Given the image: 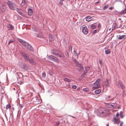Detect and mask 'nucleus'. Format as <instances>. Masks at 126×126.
<instances>
[{
  "mask_svg": "<svg viewBox=\"0 0 126 126\" xmlns=\"http://www.w3.org/2000/svg\"><path fill=\"white\" fill-rule=\"evenodd\" d=\"M1 11L3 12H4L5 11V9L4 8H2V9L1 10Z\"/></svg>",
  "mask_w": 126,
  "mask_h": 126,
  "instance_id": "37998d69",
  "label": "nucleus"
},
{
  "mask_svg": "<svg viewBox=\"0 0 126 126\" xmlns=\"http://www.w3.org/2000/svg\"><path fill=\"white\" fill-rule=\"evenodd\" d=\"M123 124V123L122 122H121L120 124V126H122V125Z\"/></svg>",
  "mask_w": 126,
  "mask_h": 126,
  "instance_id": "8fccbe9b",
  "label": "nucleus"
},
{
  "mask_svg": "<svg viewBox=\"0 0 126 126\" xmlns=\"http://www.w3.org/2000/svg\"><path fill=\"white\" fill-rule=\"evenodd\" d=\"M110 78L107 79L105 83V85L106 86H108L109 84V82L110 81Z\"/></svg>",
  "mask_w": 126,
  "mask_h": 126,
  "instance_id": "dca6fc26",
  "label": "nucleus"
},
{
  "mask_svg": "<svg viewBox=\"0 0 126 126\" xmlns=\"http://www.w3.org/2000/svg\"><path fill=\"white\" fill-rule=\"evenodd\" d=\"M20 53L23 57L25 61H28L29 59V56L28 54L25 53L23 52V51L21 52Z\"/></svg>",
  "mask_w": 126,
  "mask_h": 126,
  "instance_id": "20e7f679",
  "label": "nucleus"
},
{
  "mask_svg": "<svg viewBox=\"0 0 126 126\" xmlns=\"http://www.w3.org/2000/svg\"><path fill=\"white\" fill-rule=\"evenodd\" d=\"M119 122H120L117 121V122L116 123V124H118Z\"/></svg>",
  "mask_w": 126,
  "mask_h": 126,
  "instance_id": "0e129e2a",
  "label": "nucleus"
},
{
  "mask_svg": "<svg viewBox=\"0 0 126 126\" xmlns=\"http://www.w3.org/2000/svg\"><path fill=\"white\" fill-rule=\"evenodd\" d=\"M126 13V6L125 9L121 11L120 13L122 15H123Z\"/></svg>",
  "mask_w": 126,
  "mask_h": 126,
  "instance_id": "2eb2a0df",
  "label": "nucleus"
},
{
  "mask_svg": "<svg viewBox=\"0 0 126 126\" xmlns=\"http://www.w3.org/2000/svg\"><path fill=\"white\" fill-rule=\"evenodd\" d=\"M18 108L19 109H20L22 107V105L20 104H19L18 105Z\"/></svg>",
  "mask_w": 126,
  "mask_h": 126,
  "instance_id": "cd10ccee",
  "label": "nucleus"
},
{
  "mask_svg": "<svg viewBox=\"0 0 126 126\" xmlns=\"http://www.w3.org/2000/svg\"><path fill=\"white\" fill-rule=\"evenodd\" d=\"M126 36L125 35H123L120 36L118 37V39H122L124 38H125Z\"/></svg>",
  "mask_w": 126,
  "mask_h": 126,
  "instance_id": "412c9836",
  "label": "nucleus"
},
{
  "mask_svg": "<svg viewBox=\"0 0 126 126\" xmlns=\"http://www.w3.org/2000/svg\"><path fill=\"white\" fill-rule=\"evenodd\" d=\"M26 4L25 0H23L21 3V5L22 6H24Z\"/></svg>",
  "mask_w": 126,
  "mask_h": 126,
  "instance_id": "b1692460",
  "label": "nucleus"
},
{
  "mask_svg": "<svg viewBox=\"0 0 126 126\" xmlns=\"http://www.w3.org/2000/svg\"><path fill=\"white\" fill-rule=\"evenodd\" d=\"M121 116V118H123V116H122V115H121V116Z\"/></svg>",
  "mask_w": 126,
  "mask_h": 126,
  "instance_id": "774afa93",
  "label": "nucleus"
},
{
  "mask_svg": "<svg viewBox=\"0 0 126 126\" xmlns=\"http://www.w3.org/2000/svg\"><path fill=\"white\" fill-rule=\"evenodd\" d=\"M100 79H98L94 83V85L95 86L92 88V89L94 90H95L98 89L100 86Z\"/></svg>",
  "mask_w": 126,
  "mask_h": 126,
  "instance_id": "f03ea898",
  "label": "nucleus"
},
{
  "mask_svg": "<svg viewBox=\"0 0 126 126\" xmlns=\"http://www.w3.org/2000/svg\"><path fill=\"white\" fill-rule=\"evenodd\" d=\"M97 30L96 29L94 30L93 32V34H94L96 33L97 32Z\"/></svg>",
  "mask_w": 126,
  "mask_h": 126,
  "instance_id": "4c0bfd02",
  "label": "nucleus"
},
{
  "mask_svg": "<svg viewBox=\"0 0 126 126\" xmlns=\"http://www.w3.org/2000/svg\"><path fill=\"white\" fill-rule=\"evenodd\" d=\"M7 28L9 30H13L14 28V26L11 24H9L7 25Z\"/></svg>",
  "mask_w": 126,
  "mask_h": 126,
  "instance_id": "9d476101",
  "label": "nucleus"
},
{
  "mask_svg": "<svg viewBox=\"0 0 126 126\" xmlns=\"http://www.w3.org/2000/svg\"><path fill=\"white\" fill-rule=\"evenodd\" d=\"M28 43L24 41V42H22V45L24 46L25 47H26L27 46V45H28Z\"/></svg>",
  "mask_w": 126,
  "mask_h": 126,
  "instance_id": "aec40b11",
  "label": "nucleus"
},
{
  "mask_svg": "<svg viewBox=\"0 0 126 126\" xmlns=\"http://www.w3.org/2000/svg\"><path fill=\"white\" fill-rule=\"evenodd\" d=\"M113 120L114 122V124H115L118 121V120L117 119H116L115 118H113Z\"/></svg>",
  "mask_w": 126,
  "mask_h": 126,
  "instance_id": "a878e982",
  "label": "nucleus"
},
{
  "mask_svg": "<svg viewBox=\"0 0 126 126\" xmlns=\"http://www.w3.org/2000/svg\"><path fill=\"white\" fill-rule=\"evenodd\" d=\"M54 55H55V56H57L58 55V56L59 54L58 53H52Z\"/></svg>",
  "mask_w": 126,
  "mask_h": 126,
  "instance_id": "79ce46f5",
  "label": "nucleus"
},
{
  "mask_svg": "<svg viewBox=\"0 0 126 126\" xmlns=\"http://www.w3.org/2000/svg\"><path fill=\"white\" fill-rule=\"evenodd\" d=\"M38 34L36 33H35V36H36V37H38Z\"/></svg>",
  "mask_w": 126,
  "mask_h": 126,
  "instance_id": "49530a36",
  "label": "nucleus"
},
{
  "mask_svg": "<svg viewBox=\"0 0 126 126\" xmlns=\"http://www.w3.org/2000/svg\"><path fill=\"white\" fill-rule=\"evenodd\" d=\"M38 36V37L39 38H42L43 37V36L39 34Z\"/></svg>",
  "mask_w": 126,
  "mask_h": 126,
  "instance_id": "ea45409f",
  "label": "nucleus"
},
{
  "mask_svg": "<svg viewBox=\"0 0 126 126\" xmlns=\"http://www.w3.org/2000/svg\"><path fill=\"white\" fill-rule=\"evenodd\" d=\"M101 92V90L100 89L97 90L95 91V93L96 94H100Z\"/></svg>",
  "mask_w": 126,
  "mask_h": 126,
  "instance_id": "a211bd4d",
  "label": "nucleus"
},
{
  "mask_svg": "<svg viewBox=\"0 0 126 126\" xmlns=\"http://www.w3.org/2000/svg\"><path fill=\"white\" fill-rule=\"evenodd\" d=\"M113 25L112 26V30H113L114 28H115V27H114H114H113Z\"/></svg>",
  "mask_w": 126,
  "mask_h": 126,
  "instance_id": "6e6d98bb",
  "label": "nucleus"
},
{
  "mask_svg": "<svg viewBox=\"0 0 126 126\" xmlns=\"http://www.w3.org/2000/svg\"><path fill=\"white\" fill-rule=\"evenodd\" d=\"M42 75L44 77H45L46 76V74L45 72H43V73Z\"/></svg>",
  "mask_w": 126,
  "mask_h": 126,
  "instance_id": "a19ab883",
  "label": "nucleus"
},
{
  "mask_svg": "<svg viewBox=\"0 0 126 126\" xmlns=\"http://www.w3.org/2000/svg\"><path fill=\"white\" fill-rule=\"evenodd\" d=\"M88 29L86 26L84 27L83 28L82 32L84 34H87L88 33Z\"/></svg>",
  "mask_w": 126,
  "mask_h": 126,
  "instance_id": "0eeeda50",
  "label": "nucleus"
},
{
  "mask_svg": "<svg viewBox=\"0 0 126 126\" xmlns=\"http://www.w3.org/2000/svg\"><path fill=\"white\" fill-rule=\"evenodd\" d=\"M11 105L9 104H8L6 105V109L7 110L8 109L11 108Z\"/></svg>",
  "mask_w": 126,
  "mask_h": 126,
  "instance_id": "5701e85b",
  "label": "nucleus"
},
{
  "mask_svg": "<svg viewBox=\"0 0 126 126\" xmlns=\"http://www.w3.org/2000/svg\"><path fill=\"white\" fill-rule=\"evenodd\" d=\"M58 56H59V57H63V56L60 55H58Z\"/></svg>",
  "mask_w": 126,
  "mask_h": 126,
  "instance_id": "bf43d9fd",
  "label": "nucleus"
},
{
  "mask_svg": "<svg viewBox=\"0 0 126 126\" xmlns=\"http://www.w3.org/2000/svg\"><path fill=\"white\" fill-rule=\"evenodd\" d=\"M114 99V98H111L110 99V100H113Z\"/></svg>",
  "mask_w": 126,
  "mask_h": 126,
  "instance_id": "e2e57ef3",
  "label": "nucleus"
},
{
  "mask_svg": "<svg viewBox=\"0 0 126 126\" xmlns=\"http://www.w3.org/2000/svg\"><path fill=\"white\" fill-rule=\"evenodd\" d=\"M17 83L18 84L20 85H21L22 83V82L21 81H18Z\"/></svg>",
  "mask_w": 126,
  "mask_h": 126,
  "instance_id": "e433bc0d",
  "label": "nucleus"
},
{
  "mask_svg": "<svg viewBox=\"0 0 126 126\" xmlns=\"http://www.w3.org/2000/svg\"><path fill=\"white\" fill-rule=\"evenodd\" d=\"M107 97L108 98H111V96H107Z\"/></svg>",
  "mask_w": 126,
  "mask_h": 126,
  "instance_id": "13d9d810",
  "label": "nucleus"
},
{
  "mask_svg": "<svg viewBox=\"0 0 126 126\" xmlns=\"http://www.w3.org/2000/svg\"><path fill=\"white\" fill-rule=\"evenodd\" d=\"M63 42L64 43V44H65V45L66 44L67 42H66V40L65 39H63Z\"/></svg>",
  "mask_w": 126,
  "mask_h": 126,
  "instance_id": "c9c22d12",
  "label": "nucleus"
},
{
  "mask_svg": "<svg viewBox=\"0 0 126 126\" xmlns=\"http://www.w3.org/2000/svg\"><path fill=\"white\" fill-rule=\"evenodd\" d=\"M28 44L27 46L26 47H25L28 50L31 51H33V49L32 47L30 44L28 43Z\"/></svg>",
  "mask_w": 126,
  "mask_h": 126,
  "instance_id": "6e6552de",
  "label": "nucleus"
},
{
  "mask_svg": "<svg viewBox=\"0 0 126 126\" xmlns=\"http://www.w3.org/2000/svg\"><path fill=\"white\" fill-rule=\"evenodd\" d=\"M108 7V5H106L105 6H104L103 7V9H106Z\"/></svg>",
  "mask_w": 126,
  "mask_h": 126,
  "instance_id": "2f4dec72",
  "label": "nucleus"
},
{
  "mask_svg": "<svg viewBox=\"0 0 126 126\" xmlns=\"http://www.w3.org/2000/svg\"><path fill=\"white\" fill-rule=\"evenodd\" d=\"M86 73L85 71H84L83 73L82 74H83V75H86Z\"/></svg>",
  "mask_w": 126,
  "mask_h": 126,
  "instance_id": "09e8293b",
  "label": "nucleus"
},
{
  "mask_svg": "<svg viewBox=\"0 0 126 126\" xmlns=\"http://www.w3.org/2000/svg\"><path fill=\"white\" fill-rule=\"evenodd\" d=\"M112 104H109V107L112 108H117L118 107V104L115 103H112Z\"/></svg>",
  "mask_w": 126,
  "mask_h": 126,
  "instance_id": "423d86ee",
  "label": "nucleus"
},
{
  "mask_svg": "<svg viewBox=\"0 0 126 126\" xmlns=\"http://www.w3.org/2000/svg\"><path fill=\"white\" fill-rule=\"evenodd\" d=\"M122 113H123L121 111L120 112V116L122 115Z\"/></svg>",
  "mask_w": 126,
  "mask_h": 126,
  "instance_id": "603ef678",
  "label": "nucleus"
},
{
  "mask_svg": "<svg viewBox=\"0 0 126 126\" xmlns=\"http://www.w3.org/2000/svg\"><path fill=\"white\" fill-rule=\"evenodd\" d=\"M18 41L21 44L23 42H24V40H23L19 38H18Z\"/></svg>",
  "mask_w": 126,
  "mask_h": 126,
  "instance_id": "c85d7f7f",
  "label": "nucleus"
},
{
  "mask_svg": "<svg viewBox=\"0 0 126 126\" xmlns=\"http://www.w3.org/2000/svg\"><path fill=\"white\" fill-rule=\"evenodd\" d=\"M26 66L25 65H23L22 68H24L25 70H26L27 69V68H26Z\"/></svg>",
  "mask_w": 126,
  "mask_h": 126,
  "instance_id": "7c9ffc66",
  "label": "nucleus"
},
{
  "mask_svg": "<svg viewBox=\"0 0 126 126\" xmlns=\"http://www.w3.org/2000/svg\"><path fill=\"white\" fill-rule=\"evenodd\" d=\"M88 70V69H86L85 70V71H85L86 73H87V71Z\"/></svg>",
  "mask_w": 126,
  "mask_h": 126,
  "instance_id": "4d7b16f0",
  "label": "nucleus"
},
{
  "mask_svg": "<svg viewBox=\"0 0 126 126\" xmlns=\"http://www.w3.org/2000/svg\"><path fill=\"white\" fill-rule=\"evenodd\" d=\"M14 41L12 40H11L9 41L8 42V44H10L11 43H12Z\"/></svg>",
  "mask_w": 126,
  "mask_h": 126,
  "instance_id": "f704fd0d",
  "label": "nucleus"
},
{
  "mask_svg": "<svg viewBox=\"0 0 126 126\" xmlns=\"http://www.w3.org/2000/svg\"><path fill=\"white\" fill-rule=\"evenodd\" d=\"M7 3L11 9L13 10H15V7H16V4L14 2L8 0L7 2Z\"/></svg>",
  "mask_w": 126,
  "mask_h": 126,
  "instance_id": "f257e3e1",
  "label": "nucleus"
},
{
  "mask_svg": "<svg viewBox=\"0 0 126 126\" xmlns=\"http://www.w3.org/2000/svg\"><path fill=\"white\" fill-rule=\"evenodd\" d=\"M70 116H71V117H73V118H75V117H74V116H71V115H70Z\"/></svg>",
  "mask_w": 126,
  "mask_h": 126,
  "instance_id": "338daca9",
  "label": "nucleus"
},
{
  "mask_svg": "<svg viewBox=\"0 0 126 126\" xmlns=\"http://www.w3.org/2000/svg\"><path fill=\"white\" fill-rule=\"evenodd\" d=\"M101 26V24L100 23H99L98 24V27H99Z\"/></svg>",
  "mask_w": 126,
  "mask_h": 126,
  "instance_id": "5fc2aeb1",
  "label": "nucleus"
},
{
  "mask_svg": "<svg viewBox=\"0 0 126 126\" xmlns=\"http://www.w3.org/2000/svg\"><path fill=\"white\" fill-rule=\"evenodd\" d=\"M69 48L71 50L72 48V47L71 46H70L69 47Z\"/></svg>",
  "mask_w": 126,
  "mask_h": 126,
  "instance_id": "a18cd8bd",
  "label": "nucleus"
},
{
  "mask_svg": "<svg viewBox=\"0 0 126 126\" xmlns=\"http://www.w3.org/2000/svg\"><path fill=\"white\" fill-rule=\"evenodd\" d=\"M64 80L65 81H67L68 82H70L71 81V80L66 78H65L64 79Z\"/></svg>",
  "mask_w": 126,
  "mask_h": 126,
  "instance_id": "393cba45",
  "label": "nucleus"
},
{
  "mask_svg": "<svg viewBox=\"0 0 126 126\" xmlns=\"http://www.w3.org/2000/svg\"><path fill=\"white\" fill-rule=\"evenodd\" d=\"M83 67L82 66H79L78 68V70L80 72L82 71L83 70Z\"/></svg>",
  "mask_w": 126,
  "mask_h": 126,
  "instance_id": "4468645a",
  "label": "nucleus"
},
{
  "mask_svg": "<svg viewBox=\"0 0 126 126\" xmlns=\"http://www.w3.org/2000/svg\"><path fill=\"white\" fill-rule=\"evenodd\" d=\"M83 90L86 92H88L89 91V90L87 88H84L83 89Z\"/></svg>",
  "mask_w": 126,
  "mask_h": 126,
  "instance_id": "c756f323",
  "label": "nucleus"
},
{
  "mask_svg": "<svg viewBox=\"0 0 126 126\" xmlns=\"http://www.w3.org/2000/svg\"><path fill=\"white\" fill-rule=\"evenodd\" d=\"M93 18L90 16H88L85 18L86 20L88 21H89L91 20H93Z\"/></svg>",
  "mask_w": 126,
  "mask_h": 126,
  "instance_id": "9b49d317",
  "label": "nucleus"
},
{
  "mask_svg": "<svg viewBox=\"0 0 126 126\" xmlns=\"http://www.w3.org/2000/svg\"><path fill=\"white\" fill-rule=\"evenodd\" d=\"M49 75L51 76H52L53 75V73L51 71H49Z\"/></svg>",
  "mask_w": 126,
  "mask_h": 126,
  "instance_id": "72a5a7b5",
  "label": "nucleus"
},
{
  "mask_svg": "<svg viewBox=\"0 0 126 126\" xmlns=\"http://www.w3.org/2000/svg\"><path fill=\"white\" fill-rule=\"evenodd\" d=\"M73 52L75 54H76V55L77 56H78V54H77V52L76 51L74 50L73 51Z\"/></svg>",
  "mask_w": 126,
  "mask_h": 126,
  "instance_id": "58836bf2",
  "label": "nucleus"
},
{
  "mask_svg": "<svg viewBox=\"0 0 126 126\" xmlns=\"http://www.w3.org/2000/svg\"><path fill=\"white\" fill-rule=\"evenodd\" d=\"M117 86L119 88L122 89L123 90L125 88V86L124 85L123 83L121 81H119L117 85Z\"/></svg>",
  "mask_w": 126,
  "mask_h": 126,
  "instance_id": "39448f33",
  "label": "nucleus"
},
{
  "mask_svg": "<svg viewBox=\"0 0 126 126\" xmlns=\"http://www.w3.org/2000/svg\"><path fill=\"white\" fill-rule=\"evenodd\" d=\"M48 59L50 60H52L53 61L58 63V60L57 58L55 56L52 55H51L48 56Z\"/></svg>",
  "mask_w": 126,
  "mask_h": 126,
  "instance_id": "7ed1b4c3",
  "label": "nucleus"
},
{
  "mask_svg": "<svg viewBox=\"0 0 126 126\" xmlns=\"http://www.w3.org/2000/svg\"><path fill=\"white\" fill-rule=\"evenodd\" d=\"M72 88L75 89L76 88L77 86L75 85H72Z\"/></svg>",
  "mask_w": 126,
  "mask_h": 126,
  "instance_id": "473e14b6",
  "label": "nucleus"
},
{
  "mask_svg": "<svg viewBox=\"0 0 126 126\" xmlns=\"http://www.w3.org/2000/svg\"><path fill=\"white\" fill-rule=\"evenodd\" d=\"M49 40L50 41H52L54 40V38L53 36L51 34H49Z\"/></svg>",
  "mask_w": 126,
  "mask_h": 126,
  "instance_id": "6ab92c4d",
  "label": "nucleus"
},
{
  "mask_svg": "<svg viewBox=\"0 0 126 126\" xmlns=\"http://www.w3.org/2000/svg\"><path fill=\"white\" fill-rule=\"evenodd\" d=\"M113 8V7H109V9L110 10H112Z\"/></svg>",
  "mask_w": 126,
  "mask_h": 126,
  "instance_id": "864d4df0",
  "label": "nucleus"
},
{
  "mask_svg": "<svg viewBox=\"0 0 126 126\" xmlns=\"http://www.w3.org/2000/svg\"><path fill=\"white\" fill-rule=\"evenodd\" d=\"M91 27L93 29H94L96 28V26L94 25H92L91 26Z\"/></svg>",
  "mask_w": 126,
  "mask_h": 126,
  "instance_id": "bb28decb",
  "label": "nucleus"
},
{
  "mask_svg": "<svg viewBox=\"0 0 126 126\" xmlns=\"http://www.w3.org/2000/svg\"><path fill=\"white\" fill-rule=\"evenodd\" d=\"M60 1L58 3L59 5L61 6L63 4V1H64V0H60Z\"/></svg>",
  "mask_w": 126,
  "mask_h": 126,
  "instance_id": "4be33fe9",
  "label": "nucleus"
},
{
  "mask_svg": "<svg viewBox=\"0 0 126 126\" xmlns=\"http://www.w3.org/2000/svg\"><path fill=\"white\" fill-rule=\"evenodd\" d=\"M28 61L29 63L33 65H35L36 64V63L32 58L29 59Z\"/></svg>",
  "mask_w": 126,
  "mask_h": 126,
  "instance_id": "1a4fd4ad",
  "label": "nucleus"
},
{
  "mask_svg": "<svg viewBox=\"0 0 126 126\" xmlns=\"http://www.w3.org/2000/svg\"><path fill=\"white\" fill-rule=\"evenodd\" d=\"M60 124V123L59 122H58L57 123V125H59Z\"/></svg>",
  "mask_w": 126,
  "mask_h": 126,
  "instance_id": "69168bd1",
  "label": "nucleus"
},
{
  "mask_svg": "<svg viewBox=\"0 0 126 126\" xmlns=\"http://www.w3.org/2000/svg\"><path fill=\"white\" fill-rule=\"evenodd\" d=\"M99 63L101 65L102 64V61L100 60L99 61Z\"/></svg>",
  "mask_w": 126,
  "mask_h": 126,
  "instance_id": "c03bdc74",
  "label": "nucleus"
},
{
  "mask_svg": "<svg viewBox=\"0 0 126 126\" xmlns=\"http://www.w3.org/2000/svg\"><path fill=\"white\" fill-rule=\"evenodd\" d=\"M116 116L117 117H118L119 116V113L118 112L116 113Z\"/></svg>",
  "mask_w": 126,
  "mask_h": 126,
  "instance_id": "de8ad7c7",
  "label": "nucleus"
},
{
  "mask_svg": "<svg viewBox=\"0 0 126 126\" xmlns=\"http://www.w3.org/2000/svg\"><path fill=\"white\" fill-rule=\"evenodd\" d=\"M81 77L82 78H83L84 77V75H83V74H82L81 76Z\"/></svg>",
  "mask_w": 126,
  "mask_h": 126,
  "instance_id": "052dcab7",
  "label": "nucleus"
},
{
  "mask_svg": "<svg viewBox=\"0 0 126 126\" xmlns=\"http://www.w3.org/2000/svg\"><path fill=\"white\" fill-rule=\"evenodd\" d=\"M21 11V9L19 8H17L16 9V11L17 12V13H18L19 15L23 16V15L22 14V13Z\"/></svg>",
  "mask_w": 126,
  "mask_h": 126,
  "instance_id": "ddd939ff",
  "label": "nucleus"
},
{
  "mask_svg": "<svg viewBox=\"0 0 126 126\" xmlns=\"http://www.w3.org/2000/svg\"><path fill=\"white\" fill-rule=\"evenodd\" d=\"M105 53L106 54L108 55L110 54L111 51L110 49H107V50L105 51Z\"/></svg>",
  "mask_w": 126,
  "mask_h": 126,
  "instance_id": "f3484780",
  "label": "nucleus"
},
{
  "mask_svg": "<svg viewBox=\"0 0 126 126\" xmlns=\"http://www.w3.org/2000/svg\"><path fill=\"white\" fill-rule=\"evenodd\" d=\"M68 54L67 52L66 53V56H68Z\"/></svg>",
  "mask_w": 126,
  "mask_h": 126,
  "instance_id": "680f3d73",
  "label": "nucleus"
},
{
  "mask_svg": "<svg viewBox=\"0 0 126 126\" xmlns=\"http://www.w3.org/2000/svg\"><path fill=\"white\" fill-rule=\"evenodd\" d=\"M33 11L31 9H29L28 10V14L29 16H31L32 15Z\"/></svg>",
  "mask_w": 126,
  "mask_h": 126,
  "instance_id": "f8f14e48",
  "label": "nucleus"
},
{
  "mask_svg": "<svg viewBox=\"0 0 126 126\" xmlns=\"http://www.w3.org/2000/svg\"><path fill=\"white\" fill-rule=\"evenodd\" d=\"M100 2V1H98L96 2L95 3V4H97L98 3H99Z\"/></svg>",
  "mask_w": 126,
  "mask_h": 126,
  "instance_id": "3c124183",
  "label": "nucleus"
}]
</instances>
